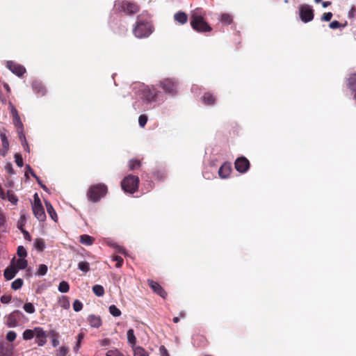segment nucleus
<instances>
[{
	"label": "nucleus",
	"instance_id": "obj_1",
	"mask_svg": "<svg viewBox=\"0 0 356 356\" xmlns=\"http://www.w3.org/2000/svg\"><path fill=\"white\" fill-rule=\"evenodd\" d=\"M137 95L140 100L134 103L133 106L135 110L141 111L145 108L144 104H151L156 101V91L146 86H140Z\"/></svg>",
	"mask_w": 356,
	"mask_h": 356
},
{
	"label": "nucleus",
	"instance_id": "obj_2",
	"mask_svg": "<svg viewBox=\"0 0 356 356\" xmlns=\"http://www.w3.org/2000/svg\"><path fill=\"white\" fill-rule=\"evenodd\" d=\"M204 12L201 8H196L191 12V24L193 29L198 32H209L211 26L204 19Z\"/></svg>",
	"mask_w": 356,
	"mask_h": 356
},
{
	"label": "nucleus",
	"instance_id": "obj_3",
	"mask_svg": "<svg viewBox=\"0 0 356 356\" xmlns=\"http://www.w3.org/2000/svg\"><path fill=\"white\" fill-rule=\"evenodd\" d=\"M107 190V186L104 184L92 185L89 188L87 195L89 200L97 202L106 195Z\"/></svg>",
	"mask_w": 356,
	"mask_h": 356
},
{
	"label": "nucleus",
	"instance_id": "obj_4",
	"mask_svg": "<svg viewBox=\"0 0 356 356\" xmlns=\"http://www.w3.org/2000/svg\"><path fill=\"white\" fill-rule=\"evenodd\" d=\"M26 321L24 314L19 310H15L5 317V323L9 327H15Z\"/></svg>",
	"mask_w": 356,
	"mask_h": 356
},
{
	"label": "nucleus",
	"instance_id": "obj_5",
	"mask_svg": "<svg viewBox=\"0 0 356 356\" xmlns=\"http://www.w3.org/2000/svg\"><path fill=\"white\" fill-rule=\"evenodd\" d=\"M114 8L116 10L126 15L135 14L139 10V8L136 3L127 1H116Z\"/></svg>",
	"mask_w": 356,
	"mask_h": 356
},
{
	"label": "nucleus",
	"instance_id": "obj_6",
	"mask_svg": "<svg viewBox=\"0 0 356 356\" xmlns=\"http://www.w3.org/2000/svg\"><path fill=\"white\" fill-rule=\"evenodd\" d=\"M134 34L136 37L142 38L148 37L152 32V26L147 21L138 20L134 29Z\"/></svg>",
	"mask_w": 356,
	"mask_h": 356
},
{
	"label": "nucleus",
	"instance_id": "obj_7",
	"mask_svg": "<svg viewBox=\"0 0 356 356\" xmlns=\"http://www.w3.org/2000/svg\"><path fill=\"white\" fill-rule=\"evenodd\" d=\"M138 177L129 175L122 181L121 186L124 192L134 193L138 188Z\"/></svg>",
	"mask_w": 356,
	"mask_h": 356
},
{
	"label": "nucleus",
	"instance_id": "obj_8",
	"mask_svg": "<svg viewBox=\"0 0 356 356\" xmlns=\"http://www.w3.org/2000/svg\"><path fill=\"white\" fill-rule=\"evenodd\" d=\"M159 86L168 95H175L177 92V83L172 79H165L159 83Z\"/></svg>",
	"mask_w": 356,
	"mask_h": 356
},
{
	"label": "nucleus",
	"instance_id": "obj_9",
	"mask_svg": "<svg viewBox=\"0 0 356 356\" xmlns=\"http://www.w3.org/2000/svg\"><path fill=\"white\" fill-rule=\"evenodd\" d=\"M298 8L300 18L303 22L307 23L314 19V10L310 6L302 4Z\"/></svg>",
	"mask_w": 356,
	"mask_h": 356
},
{
	"label": "nucleus",
	"instance_id": "obj_10",
	"mask_svg": "<svg viewBox=\"0 0 356 356\" xmlns=\"http://www.w3.org/2000/svg\"><path fill=\"white\" fill-rule=\"evenodd\" d=\"M8 107L12 114L13 124L17 129H24L23 124L15 107L11 102L9 103Z\"/></svg>",
	"mask_w": 356,
	"mask_h": 356
},
{
	"label": "nucleus",
	"instance_id": "obj_11",
	"mask_svg": "<svg viewBox=\"0 0 356 356\" xmlns=\"http://www.w3.org/2000/svg\"><path fill=\"white\" fill-rule=\"evenodd\" d=\"M249 161L243 156L238 158L235 161V168L241 173L245 172L249 169Z\"/></svg>",
	"mask_w": 356,
	"mask_h": 356
},
{
	"label": "nucleus",
	"instance_id": "obj_12",
	"mask_svg": "<svg viewBox=\"0 0 356 356\" xmlns=\"http://www.w3.org/2000/svg\"><path fill=\"white\" fill-rule=\"evenodd\" d=\"M35 342L39 346H43L47 342L46 332L40 327H35Z\"/></svg>",
	"mask_w": 356,
	"mask_h": 356
},
{
	"label": "nucleus",
	"instance_id": "obj_13",
	"mask_svg": "<svg viewBox=\"0 0 356 356\" xmlns=\"http://www.w3.org/2000/svg\"><path fill=\"white\" fill-rule=\"evenodd\" d=\"M7 67L17 76H22L26 72V69L22 65L15 63L12 60L7 62Z\"/></svg>",
	"mask_w": 356,
	"mask_h": 356
},
{
	"label": "nucleus",
	"instance_id": "obj_14",
	"mask_svg": "<svg viewBox=\"0 0 356 356\" xmlns=\"http://www.w3.org/2000/svg\"><path fill=\"white\" fill-rule=\"evenodd\" d=\"M32 209L35 217L39 221L43 222L45 220L46 215L42 204H38V202L36 205H32Z\"/></svg>",
	"mask_w": 356,
	"mask_h": 356
},
{
	"label": "nucleus",
	"instance_id": "obj_15",
	"mask_svg": "<svg viewBox=\"0 0 356 356\" xmlns=\"http://www.w3.org/2000/svg\"><path fill=\"white\" fill-rule=\"evenodd\" d=\"M0 138L2 143V149L0 151V154L2 156H5L9 149V142L5 133H0Z\"/></svg>",
	"mask_w": 356,
	"mask_h": 356
},
{
	"label": "nucleus",
	"instance_id": "obj_16",
	"mask_svg": "<svg viewBox=\"0 0 356 356\" xmlns=\"http://www.w3.org/2000/svg\"><path fill=\"white\" fill-rule=\"evenodd\" d=\"M148 284L152 290L162 298H165L166 296L165 291L163 288L156 282L153 280H148Z\"/></svg>",
	"mask_w": 356,
	"mask_h": 356
},
{
	"label": "nucleus",
	"instance_id": "obj_17",
	"mask_svg": "<svg viewBox=\"0 0 356 356\" xmlns=\"http://www.w3.org/2000/svg\"><path fill=\"white\" fill-rule=\"evenodd\" d=\"M348 88L354 93V99H356V73L350 75L347 80Z\"/></svg>",
	"mask_w": 356,
	"mask_h": 356
},
{
	"label": "nucleus",
	"instance_id": "obj_18",
	"mask_svg": "<svg viewBox=\"0 0 356 356\" xmlns=\"http://www.w3.org/2000/svg\"><path fill=\"white\" fill-rule=\"evenodd\" d=\"M231 171H232V168H231L230 163H225L220 168V169L218 170V175L221 178L225 179V178L228 177Z\"/></svg>",
	"mask_w": 356,
	"mask_h": 356
},
{
	"label": "nucleus",
	"instance_id": "obj_19",
	"mask_svg": "<svg viewBox=\"0 0 356 356\" xmlns=\"http://www.w3.org/2000/svg\"><path fill=\"white\" fill-rule=\"evenodd\" d=\"M10 264H14V267L17 270H23L26 268L28 265L27 261L24 258H19L16 259L13 258L10 262Z\"/></svg>",
	"mask_w": 356,
	"mask_h": 356
},
{
	"label": "nucleus",
	"instance_id": "obj_20",
	"mask_svg": "<svg viewBox=\"0 0 356 356\" xmlns=\"http://www.w3.org/2000/svg\"><path fill=\"white\" fill-rule=\"evenodd\" d=\"M90 325L95 328H99L102 325V319L99 316L90 314L88 316Z\"/></svg>",
	"mask_w": 356,
	"mask_h": 356
},
{
	"label": "nucleus",
	"instance_id": "obj_21",
	"mask_svg": "<svg viewBox=\"0 0 356 356\" xmlns=\"http://www.w3.org/2000/svg\"><path fill=\"white\" fill-rule=\"evenodd\" d=\"M17 270L14 267V264H10L4 271V277L6 280H12L17 274Z\"/></svg>",
	"mask_w": 356,
	"mask_h": 356
},
{
	"label": "nucleus",
	"instance_id": "obj_22",
	"mask_svg": "<svg viewBox=\"0 0 356 356\" xmlns=\"http://www.w3.org/2000/svg\"><path fill=\"white\" fill-rule=\"evenodd\" d=\"M44 203H45V206H46V209H47V213H49V215L50 216L51 219L54 222H56L57 220H58V216H57V214H56L54 207H52L51 203L49 201H47V200H44Z\"/></svg>",
	"mask_w": 356,
	"mask_h": 356
},
{
	"label": "nucleus",
	"instance_id": "obj_23",
	"mask_svg": "<svg viewBox=\"0 0 356 356\" xmlns=\"http://www.w3.org/2000/svg\"><path fill=\"white\" fill-rule=\"evenodd\" d=\"M174 19L179 24H184L187 22L188 16L185 13L179 11L174 15Z\"/></svg>",
	"mask_w": 356,
	"mask_h": 356
},
{
	"label": "nucleus",
	"instance_id": "obj_24",
	"mask_svg": "<svg viewBox=\"0 0 356 356\" xmlns=\"http://www.w3.org/2000/svg\"><path fill=\"white\" fill-rule=\"evenodd\" d=\"M128 343L131 346L132 348L136 347V338L132 329H129L127 333Z\"/></svg>",
	"mask_w": 356,
	"mask_h": 356
},
{
	"label": "nucleus",
	"instance_id": "obj_25",
	"mask_svg": "<svg viewBox=\"0 0 356 356\" xmlns=\"http://www.w3.org/2000/svg\"><path fill=\"white\" fill-rule=\"evenodd\" d=\"M94 241V238L91 237L89 235L83 234L80 236V242L85 245H91L93 243Z\"/></svg>",
	"mask_w": 356,
	"mask_h": 356
},
{
	"label": "nucleus",
	"instance_id": "obj_26",
	"mask_svg": "<svg viewBox=\"0 0 356 356\" xmlns=\"http://www.w3.org/2000/svg\"><path fill=\"white\" fill-rule=\"evenodd\" d=\"M215 97L210 93H205L202 97V102L207 105H212L215 102Z\"/></svg>",
	"mask_w": 356,
	"mask_h": 356
},
{
	"label": "nucleus",
	"instance_id": "obj_27",
	"mask_svg": "<svg viewBox=\"0 0 356 356\" xmlns=\"http://www.w3.org/2000/svg\"><path fill=\"white\" fill-rule=\"evenodd\" d=\"M0 354L2 356H13V348L10 346H3L0 348Z\"/></svg>",
	"mask_w": 356,
	"mask_h": 356
},
{
	"label": "nucleus",
	"instance_id": "obj_28",
	"mask_svg": "<svg viewBox=\"0 0 356 356\" xmlns=\"http://www.w3.org/2000/svg\"><path fill=\"white\" fill-rule=\"evenodd\" d=\"M32 88L35 92L41 95L44 94V88L40 82L34 81L32 84Z\"/></svg>",
	"mask_w": 356,
	"mask_h": 356
},
{
	"label": "nucleus",
	"instance_id": "obj_29",
	"mask_svg": "<svg viewBox=\"0 0 356 356\" xmlns=\"http://www.w3.org/2000/svg\"><path fill=\"white\" fill-rule=\"evenodd\" d=\"M134 356H149L147 352L140 346H136L133 348Z\"/></svg>",
	"mask_w": 356,
	"mask_h": 356
},
{
	"label": "nucleus",
	"instance_id": "obj_30",
	"mask_svg": "<svg viewBox=\"0 0 356 356\" xmlns=\"http://www.w3.org/2000/svg\"><path fill=\"white\" fill-rule=\"evenodd\" d=\"M35 328L33 330L27 329L23 332V339L24 340H30L35 337Z\"/></svg>",
	"mask_w": 356,
	"mask_h": 356
},
{
	"label": "nucleus",
	"instance_id": "obj_31",
	"mask_svg": "<svg viewBox=\"0 0 356 356\" xmlns=\"http://www.w3.org/2000/svg\"><path fill=\"white\" fill-rule=\"evenodd\" d=\"M92 291L98 297H102L104 294V287L99 284H96L92 287Z\"/></svg>",
	"mask_w": 356,
	"mask_h": 356
},
{
	"label": "nucleus",
	"instance_id": "obj_32",
	"mask_svg": "<svg viewBox=\"0 0 356 356\" xmlns=\"http://www.w3.org/2000/svg\"><path fill=\"white\" fill-rule=\"evenodd\" d=\"M220 21L221 23H222L225 25H228L232 23V17L229 14L224 13V14L221 15Z\"/></svg>",
	"mask_w": 356,
	"mask_h": 356
},
{
	"label": "nucleus",
	"instance_id": "obj_33",
	"mask_svg": "<svg viewBox=\"0 0 356 356\" xmlns=\"http://www.w3.org/2000/svg\"><path fill=\"white\" fill-rule=\"evenodd\" d=\"M34 248L38 251H42L45 248L44 241L42 238H37L34 241Z\"/></svg>",
	"mask_w": 356,
	"mask_h": 356
},
{
	"label": "nucleus",
	"instance_id": "obj_34",
	"mask_svg": "<svg viewBox=\"0 0 356 356\" xmlns=\"http://www.w3.org/2000/svg\"><path fill=\"white\" fill-rule=\"evenodd\" d=\"M23 309L28 314H33L35 312V307L31 302L25 303Z\"/></svg>",
	"mask_w": 356,
	"mask_h": 356
},
{
	"label": "nucleus",
	"instance_id": "obj_35",
	"mask_svg": "<svg viewBox=\"0 0 356 356\" xmlns=\"http://www.w3.org/2000/svg\"><path fill=\"white\" fill-rule=\"evenodd\" d=\"M108 309H109L110 314L115 317H118L121 315L120 310L114 305H111L109 307Z\"/></svg>",
	"mask_w": 356,
	"mask_h": 356
},
{
	"label": "nucleus",
	"instance_id": "obj_36",
	"mask_svg": "<svg viewBox=\"0 0 356 356\" xmlns=\"http://www.w3.org/2000/svg\"><path fill=\"white\" fill-rule=\"evenodd\" d=\"M78 268L82 272L87 273L90 270V265L86 261H81L78 264Z\"/></svg>",
	"mask_w": 356,
	"mask_h": 356
},
{
	"label": "nucleus",
	"instance_id": "obj_37",
	"mask_svg": "<svg viewBox=\"0 0 356 356\" xmlns=\"http://www.w3.org/2000/svg\"><path fill=\"white\" fill-rule=\"evenodd\" d=\"M48 270V268L45 264H40L37 268V274L39 276L44 275Z\"/></svg>",
	"mask_w": 356,
	"mask_h": 356
},
{
	"label": "nucleus",
	"instance_id": "obj_38",
	"mask_svg": "<svg viewBox=\"0 0 356 356\" xmlns=\"http://www.w3.org/2000/svg\"><path fill=\"white\" fill-rule=\"evenodd\" d=\"M70 286L67 282L62 281L58 286V291L61 293H67L69 291Z\"/></svg>",
	"mask_w": 356,
	"mask_h": 356
},
{
	"label": "nucleus",
	"instance_id": "obj_39",
	"mask_svg": "<svg viewBox=\"0 0 356 356\" xmlns=\"http://www.w3.org/2000/svg\"><path fill=\"white\" fill-rule=\"evenodd\" d=\"M23 285V280L21 278H18L13 281L11 284V287L14 290L19 289Z\"/></svg>",
	"mask_w": 356,
	"mask_h": 356
},
{
	"label": "nucleus",
	"instance_id": "obj_40",
	"mask_svg": "<svg viewBox=\"0 0 356 356\" xmlns=\"http://www.w3.org/2000/svg\"><path fill=\"white\" fill-rule=\"evenodd\" d=\"M6 198H7L13 204H16L18 202V198L13 193L9 191L6 195Z\"/></svg>",
	"mask_w": 356,
	"mask_h": 356
},
{
	"label": "nucleus",
	"instance_id": "obj_41",
	"mask_svg": "<svg viewBox=\"0 0 356 356\" xmlns=\"http://www.w3.org/2000/svg\"><path fill=\"white\" fill-rule=\"evenodd\" d=\"M69 351L66 346H61L57 350L56 356H65Z\"/></svg>",
	"mask_w": 356,
	"mask_h": 356
},
{
	"label": "nucleus",
	"instance_id": "obj_42",
	"mask_svg": "<svg viewBox=\"0 0 356 356\" xmlns=\"http://www.w3.org/2000/svg\"><path fill=\"white\" fill-rule=\"evenodd\" d=\"M59 302H60V305L65 309H67L70 307V302H69L68 299L67 298V297L63 296L60 300Z\"/></svg>",
	"mask_w": 356,
	"mask_h": 356
},
{
	"label": "nucleus",
	"instance_id": "obj_43",
	"mask_svg": "<svg viewBox=\"0 0 356 356\" xmlns=\"http://www.w3.org/2000/svg\"><path fill=\"white\" fill-rule=\"evenodd\" d=\"M83 308V304L79 300H75L73 302V309L75 312H79Z\"/></svg>",
	"mask_w": 356,
	"mask_h": 356
},
{
	"label": "nucleus",
	"instance_id": "obj_44",
	"mask_svg": "<svg viewBox=\"0 0 356 356\" xmlns=\"http://www.w3.org/2000/svg\"><path fill=\"white\" fill-rule=\"evenodd\" d=\"M17 254L20 258H25L27 255L26 249L23 246H19L17 248Z\"/></svg>",
	"mask_w": 356,
	"mask_h": 356
},
{
	"label": "nucleus",
	"instance_id": "obj_45",
	"mask_svg": "<svg viewBox=\"0 0 356 356\" xmlns=\"http://www.w3.org/2000/svg\"><path fill=\"white\" fill-rule=\"evenodd\" d=\"M106 356H124V355L123 354H122L118 350H110L106 353Z\"/></svg>",
	"mask_w": 356,
	"mask_h": 356
},
{
	"label": "nucleus",
	"instance_id": "obj_46",
	"mask_svg": "<svg viewBox=\"0 0 356 356\" xmlns=\"http://www.w3.org/2000/svg\"><path fill=\"white\" fill-rule=\"evenodd\" d=\"M15 159L16 164L19 168H22L23 166V159H22V156L19 154H15Z\"/></svg>",
	"mask_w": 356,
	"mask_h": 356
},
{
	"label": "nucleus",
	"instance_id": "obj_47",
	"mask_svg": "<svg viewBox=\"0 0 356 356\" xmlns=\"http://www.w3.org/2000/svg\"><path fill=\"white\" fill-rule=\"evenodd\" d=\"M16 337L17 334L14 331H9L6 334V339L9 341H13Z\"/></svg>",
	"mask_w": 356,
	"mask_h": 356
},
{
	"label": "nucleus",
	"instance_id": "obj_48",
	"mask_svg": "<svg viewBox=\"0 0 356 356\" xmlns=\"http://www.w3.org/2000/svg\"><path fill=\"white\" fill-rule=\"evenodd\" d=\"M147 122V118L146 115H140V117L138 118V123L140 127H143L146 124Z\"/></svg>",
	"mask_w": 356,
	"mask_h": 356
},
{
	"label": "nucleus",
	"instance_id": "obj_49",
	"mask_svg": "<svg viewBox=\"0 0 356 356\" xmlns=\"http://www.w3.org/2000/svg\"><path fill=\"white\" fill-rule=\"evenodd\" d=\"M83 339V335L82 334H79L78 335V338H77V342L76 343V345L74 346V352L77 353L78 350H79L80 348V343H81V340Z\"/></svg>",
	"mask_w": 356,
	"mask_h": 356
},
{
	"label": "nucleus",
	"instance_id": "obj_50",
	"mask_svg": "<svg viewBox=\"0 0 356 356\" xmlns=\"http://www.w3.org/2000/svg\"><path fill=\"white\" fill-rule=\"evenodd\" d=\"M140 165V161L137 160H131L129 163V167L130 170H134L136 167Z\"/></svg>",
	"mask_w": 356,
	"mask_h": 356
},
{
	"label": "nucleus",
	"instance_id": "obj_51",
	"mask_svg": "<svg viewBox=\"0 0 356 356\" xmlns=\"http://www.w3.org/2000/svg\"><path fill=\"white\" fill-rule=\"evenodd\" d=\"M332 17V13L330 12L326 13L323 15L321 19L325 22H329Z\"/></svg>",
	"mask_w": 356,
	"mask_h": 356
},
{
	"label": "nucleus",
	"instance_id": "obj_52",
	"mask_svg": "<svg viewBox=\"0 0 356 356\" xmlns=\"http://www.w3.org/2000/svg\"><path fill=\"white\" fill-rule=\"evenodd\" d=\"M113 260L116 261V267L120 268L122 266L123 263V259L121 257L116 256L114 257Z\"/></svg>",
	"mask_w": 356,
	"mask_h": 356
},
{
	"label": "nucleus",
	"instance_id": "obj_53",
	"mask_svg": "<svg viewBox=\"0 0 356 356\" xmlns=\"http://www.w3.org/2000/svg\"><path fill=\"white\" fill-rule=\"evenodd\" d=\"M17 133H18V135H19V138L21 142H26V137H25V135L24 134V129H17Z\"/></svg>",
	"mask_w": 356,
	"mask_h": 356
},
{
	"label": "nucleus",
	"instance_id": "obj_54",
	"mask_svg": "<svg viewBox=\"0 0 356 356\" xmlns=\"http://www.w3.org/2000/svg\"><path fill=\"white\" fill-rule=\"evenodd\" d=\"M5 169L6 172L10 175H13L14 173L13 165L10 163H6L5 165Z\"/></svg>",
	"mask_w": 356,
	"mask_h": 356
},
{
	"label": "nucleus",
	"instance_id": "obj_55",
	"mask_svg": "<svg viewBox=\"0 0 356 356\" xmlns=\"http://www.w3.org/2000/svg\"><path fill=\"white\" fill-rule=\"evenodd\" d=\"M11 300L10 296L4 295L1 297V302L3 304H7L10 302Z\"/></svg>",
	"mask_w": 356,
	"mask_h": 356
},
{
	"label": "nucleus",
	"instance_id": "obj_56",
	"mask_svg": "<svg viewBox=\"0 0 356 356\" xmlns=\"http://www.w3.org/2000/svg\"><path fill=\"white\" fill-rule=\"evenodd\" d=\"M26 171L25 172V176H27L28 173H30L33 177H36V175L35 174L32 168L30 167V165H27L26 166Z\"/></svg>",
	"mask_w": 356,
	"mask_h": 356
},
{
	"label": "nucleus",
	"instance_id": "obj_57",
	"mask_svg": "<svg viewBox=\"0 0 356 356\" xmlns=\"http://www.w3.org/2000/svg\"><path fill=\"white\" fill-rule=\"evenodd\" d=\"M330 28V29H338L340 27V23L338 22V21H332L330 25H329Z\"/></svg>",
	"mask_w": 356,
	"mask_h": 356
},
{
	"label": "nucleus",
	"instance_id": "obj_58",
	"mask_svg": "<svg viewBox=\"0 0 356 356\" xmlns=\"http://www.w3.org/2000/svg\"><path fill=\"white\" fill-rule=\"evenodd\" d=\"M115 249L116 250L117 252L122 253L125 254V250L124 248L122 246H120L118 245H113Z\"/></svg>",
	"mask_w": 356,
	"mask_h": 356
},
{
	"label": "nucleus",
	"instance_id": "obj_59",
	"mask_svg": "<svg viewBox=\"0 0 356 356\" xmlns=\"http://www.w3.org/2000/svg\"><path fill=\"white\" fill-rule=\"evenodd\" d=\"M25 222V218L23 215L21 216L19 220L18 221V228H19L22 231L23 229L22 227Z\"/></svg>",
	"mask_w": 356,
	"mask_h": 356
},
{
	"label": "nucleus",
	"instance_id": "obj_60",
	"mask_svg": "<svg viewBox=\"0 0 356 356\" xmlns=\"http://www.w3.org/2000/svg\"><path fill=\"white\" fill-rule=\"evenodd\" d=\"M159 350H160L161 356H169V355L168 353V350H166V348L164 346H161Z\"/></svg>",
	"mask_w": 356,
	"mask_h": 356
},
{
	"label": "nucleus",
	"instance_id": "obj_61",
	"mask_svg": "<svg viewBox=\"0 0 356 356\" xmlns=\"http://www.w3.org/2000/svg\"><path fill=\"white\" fill-rule=\"evenodd\" d=\"M38 202V204H42L41 201L38 197V195L35 193L34 195V202L32 203V205H36Z\"/></svg>",
	"mask_w": 356,
	"mask_h": 356
},
{
	"label": "nucleus",
	"instance_id": "obj_62",
	"mask_svg": "<svg viewBox=\"0 0 356 356\" xmlns=\"http://www.w3.org/2000/svg\"><path fill=\"white\" fill-rule=\"evenodd\" d=\"M22 233L24 234V238L25 239H27V240H31V237H30V235L29 234L28 232H26V230L24 229H22Z\"/></svg>",
	"mask_w": 356,
	"mask_h": 356
},
{
	"label": "nucleus",
	"instance_id": "obj_63",
	"mask_svg": "<svg viewBox=\"0 0 356 356\" xmlns=\"http://www.w3.org/2000/svg\"><path fill=\"white\" fill-rule=\"evenodd\" d=\"M5 217L3 214L0 211V226L4 223Z\"/></svg>",
	"mask_w": 356,
	"mask_h": 356
},
{
	"label": "nucleus",
	"instance_id": "obj_64",
	"mask_svg": "<svg viewBox=\"0 0 356 356\" xmlns=\"http://www.w3.org/2000/svg\"><path fill=\"white\" fill-rule=\"evenodd\" d=\"M51 343L54 347H56L59 344V341L57 339H53Z\"/></svg>",
	"mask_w": 356,
	"mask_h": 356
}]
</instances>
